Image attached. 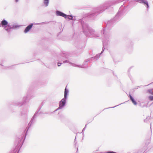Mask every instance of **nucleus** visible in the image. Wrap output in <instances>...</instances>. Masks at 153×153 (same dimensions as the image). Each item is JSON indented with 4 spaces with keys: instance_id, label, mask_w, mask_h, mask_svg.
<instances>
[{
    "instance_id": "1",
    "label": "nucleus",
    "mask_w": 153,
    "mask_h": 153,
    "mask_svg": "<svg viewBox=\"0 0 153 153\" xmlns=\"http://www.w3.org/2000/svg\"><path fill=\"white\" fill-rule=\"evenodd\" d=\"M128 0H112L105 2L98 6L93 8L92 12L88 14V16L94 19L99 14L104 12L105 10L110 6L115 5L123 1V4L120 7L115 16L110 20L105 22L102 29L101 30V35L104 42H108L110 39L111 34L110 30L114 25L120 20L124 16L127 9L126 7L129 5Z\"/></svg>"
},
{
    "instance_id": "2",
    "label": "nucleus",
    "mask_w": 153,
    "mask_h": 153,
    "mask_svg": "<svg viewBox=\"0 0 153 153\" xmlns=\"http://www.w3.org/2000/svg\"><path fill=\"white\" fill-rule=\"evenodd\" d=\"M41 109H37L33 116L32 117L29 123L25 130V132L16 139L17 144L15 148L11 151V153H19L20 150L22 146L27 135V132L29 128L33 126L36 121L37 114Z\"/></svg>"
},
{
    "instance_id": "3",
    "label": "nucleus",
    "mask_w": 153,
    "mask_h": 153,
    "mask_svg": "<svg viewBox=\"0 0 153 153\" xmlns=\"http://www.w3.org/2000/svg\"><path fill=\"white\" fill-rule=\"evenodd\" d=\"M79 20L81 24L83 32L86 36L91 38H97L99 36V34L95 30L89 27L88 25L85 22V18L80 19Z\"/></svg>"
},
{
    "instance_id": "4",
    "label": "nucleus",
    "mask_w": 153,
    "mask_h": 153,
    "mask_svg": "<svg viewBox=\"0 0 153 153\" xmlns=\"http://www.w3.org/2000/svg\"><path fill=\"white\" fill-rule=\"evenodd\" d=\"M33 97H34L33 96L32 93L28 91L26 95L23 97L22 101L23 105L26 104L27 102H29Z\"/></svg>"
},
{
    "instance_id": "5",
    "label": "nucleus",
    "mask_w": 153,
    "mask_h": 153,
    "mask_svg": "<svg viewBox=\"0 0 153 153\" xmlns=\"http://www.w3.org/2000/svg\"><path fill=\"white\" fill-rule=\"evenodd\" d=\"M49 23V22H45L41 23H30L29 25L25 28L24 30V33H26L28 32L32 28L33 25H43L46 24H48Z\"/></svg>"
},
{
    "instance_id": "6",
    "label": "nucleus",
    "mask_w": 153,
    "mask_h": 153,
    "mask_svg": "<svg viewBox=\"0 0 153 153\" xmlns=\"http://www.w3.org/2000/svg\"><path fill=\"white\" fill-rule=\"evenodd\" d=\"M20 26V25H18L16 23H14L12 25H10L8 22V24L7 25L6 27H5V30L7 31L8 33H9L11 29H17Z\"/></svg>"
},
{
    "instance_id": "7",
    "label": "nucleus",
    "mask_w": 153,
    "mask_h": 153,
    "mask_svg": "<svg viewBox=\"0 0 153 153\" xmlns=\"http://www.w3.org/2000/svg\"><path fill=\"white\" fill-rule=\"evenodd\" d=\"M108 42H104V40H103L102 41V44H103V47L102 48V51L100 53H98L94 57H92L90 58V59L91 60H92L93 59H95L96 60L98 59L100 56L101 55L103 52L105 48V46H107L108 45Z\"/></svg>"
},
{
    "instance_id": "8",
    "label": "nucleus",
    "mask_w": 153,
    "mask_h": 153,
    "mask_svg": "<svg viewBox=\"0 0 153 153\" xmlns=\"http://www.w3.org/2000/svg\"><path fill=\"white\" fill-rule=\"evenodd\" d=\"M67 99L63 98L59 102V107L53 112L63 109L65 106Z\"/></svg>"
},
{
    "instance_id": "9",
    "label": "nucleus",
    "mask_w": 153,
    "mask_h": 153,
    "mask_svg": "<svg viewBox=\"0 0 153 153\" xmlns=\"http://www.w3.org/2000/svg\"><path fill=\"white\" fill-rule=\"evenodd\" d=\"M136 1L145 5L146 7L147 8V10H148L149 5L148 1L146 0H137Z\"/></svg>"
},
{
    "instance_id": "10",
    "label": "nucleus",
    "mask_w": 153,
    "mask_h": 153,
    "mask_svg": "<svg viewBox=\"0 0 153 153\" xmlns=\"http://www.w3.org/2000/svg\"><path fill=\"white\" fill-rule=\"evenodd\" d=\"M133 42L130 41L127 44L126 48L128 51V52H131L133 49Z\"/></svg>"
},
{
    "instance_id": "11",
    "label": "nucleus",
    "mask_w": 153,
    "mask_h": 153,
    "mask_svg": "<svg viewBox=\"0 0 153 153\" xmlns=\"http://www.w3.org/2000/svg\"><path fill=\"white\" fill-rule=\"evenodd\" d=\"M56 14L57 16H60L64 17L65 18H67L68 15L63 13L60 11L57 10L56 11Z\"/></svg>"
},
{
    "instance_id": "12",
    "label": "nucleus",
    "mask_w": 153,
    "mask_h": 153,
    "mask_svg": "<svg viewBox=\"0 0 153 153\" xmlns=\"http://www.w3.org/2000/svg\"><path fill=\"white\" fill-rule=\"evenodd\" d=\"M12 105L16 106L21 107L23 105L22 102L19 100H15L12 103Z\"/></svg>"
},
{
    "instance_id": "13",
    "label": "nucleus",
    "mask_w": 153,
    "mask_h": 153,
    "mask_svg": "<svg viewBox=\"0 0 153 153\" xmlns=\"http://www.w3.org/2000/svg\"><path fill=\"white\" fill-rule=\"evenodd\" d=\"M7 24L8 22L4 19L1 22H0V27H4V29L5 30V27H6Z\"/></svg>"
},
{
    "instance_id": "14",
    "label": "nucleus",
    "mask_w": 153,
    "mask_h": 153,
    "mask_svg": "<svg viewBox=\"0 0 153 153\" xmlns=\"http://www.w3.org/2000/svg\"><path fill=\"white\" fill-rule=\"evenodd\" d=\"M90 60H91L90 58L86 60L83 63L82 65H80V68H87L88 67V63L87 62H90Z\"/></svg>"
},
{
    "instance_id": "15",
    "label": "nucleus",
    "mask_w": 153,
    "mask_h": 153,
    "mask_svg": "<svg viewBox=\"0 0 153 153\" xmlns=\"http://www.w3.org/2000/svg\"><path fill=\"white\" fill-rule=\"evenodd\" d=\"M63 63H69L70 64H72L73 65V66L76 67H80V65H78L74 63H73L72 62H71L70 61L69 59L67 57V59L66 60H64L63 61Z\"/></svg>"
},
{
    "instance_id": "16",
    "label": "nucleus",
    "mask_w": 153,
    "mask_h": 153,
    "mask_svg": "<svg viewBox=\"0 0 153 153\" xmlns=\"http://www.w3.org/2000/svg\"><path fill=\"white\" fill-rule=\"evenodd\" d=\"M147 92L150 94L153 95V92L152 91V89H148L147 91ZM148 98L150 101L153 100V96H149Z\"/></svg>"
},
{
    "instance_id": "17",
    "label": "nucleus",
    "mask_w": 153,
    "mask_h": 153,
    "mask_svg": "<svg viewBox=\"0 0 153 153\" xmlns=\"http://www.w3.org/2000/svg\"><path fill=\"white\" fill-rule=\"evenodd\" d=\"M27 110H23L21 112V116L23 118H25L27 116Z\"/></svg>"
},
{
    "instance_id": "18",
    "label": "nucleus",
    "mask_w": 153,
    "mask_h": 153,
    "mask_svg": "<svg viewBox=\"0 0 153 153\" xmlns=\"http://www.w3.org/2000/svg\"><path fill=\"white\" fill-rule=\"evenodd\" d=\"M128 97L129 98L130 100L132 102V103L135 105H136L137 104V102L134 100L133 97L130 94L128 95Z\"/></svg>"
},
{
    "instance_id": "19",
    "label": "nucleus",
    "mask_w": 153,
    "mask_h": 153,
    "mask_svg": "<svg viewBox=\"0 0 153 153\" xmlns=\"http://www.w3.org/2000/svg\"><path fill=\"white\" fill-rule=\"evenodd\" d=\"M69 90H68V89H67L66 86L65 89L64 97L63 98L67 100L68 96L69 95Z\"/></svg>"
},
{
    "instance_id": "20",
    "label": "nucleus",
    "mask_w": 153,
    "mask_h": 153,
    "mask_svg": "<svg viewBox=\"0 0 153 153\" xmlns=\"http://www.w3.org/2000/svg\"><path fill=\"white\" fill-rule=\"evenodd\" d=\"M62 59H63V62H58V63H57V65H58V66H60L61 65V64H62V63H63V61H64V60H67V56L65 55V54H63L62 56Z\"/></svg>"
},
{
    "instance_id": "21",
    "label": "nucleus",
    "mask_w": 153,
    "mask_h": 153,
    "mask_svg": "<svg viewBox=\"0 0 153 153\" xmlns=\"http://www.w3.org/2000/svg\"><path fill=\"white\" fill-rule=\"evenodd\" d=\"M132 68V67H130L129 69H128V76L129 78L130 79V80L132 81V80H133V78H132V76L130 74V70H131V69Z\"/></svg>"
},
{
    "instance_id": "22",
    "label": "nucleus",
    "mask_w": 153,
    "mask_h": 153,
    "mask_svg": "<svg viewBox=\"0 0 153 153\" xmlns=\"http://www.w3.org/2000/svg\"><path fill=\"white\" fill-rule=\"evenodd\" d=\"M50 0H43V3L44 6L45 7H47L48 6Z\"/></svg>"
},
{
    "instance_id": "23",
    "label": "nucleus",
    "mask_w": 153,
    "mask_h": 153,
    "mask_svg": "<svg viewBox=\"0 0 153 153\" xmlns=\"http://www.w3.org/2000/svg\"><path fill=\"white\" fill-rule=\"evenodd\" d=\"M74 16L72 15H68V16L67 18L69 19L70 20H72L73 19Z\"/></svg>"
},
{
    "instance_id": "24",
    "label": "nucleus",
    "mask_w": 153,
    "mask_h": 153,
    "mask_svg": "<svg viewBox=\"0 0 153 153\" xmlns=\"http://www.w3.org/2000/svg\"><path fill=\"white\" fill-rule=\"evenodd\" d=\"M0 65L1 66H3L2 68L3 69H7V68H9L10 67L7 66H3L1 64H0Z\"/></svg>"
},
{
    "instance_id": "25",
    "label": "nucleus",
    "mask_w": 153,
    "mask_h": 153,
    "mask_svg": "<svg viewBox=\"0 0 153 153\" xmlns=\"http://www.w3.org/2000/svg\"><path fill=\"white\" fill-rule=\"evenodd\" d=\"M125 103V102H124V103H120V104H119V105H116V106H114V107H109V108H104V110H105V109H107V108H115V107H117V106H118V105H121V104H123V103Z\"/></svg>"
},
{
    "instance_id": "26",
    "label": "nucleus",
    "mask_w": 153,
    "mask_h": 153,
    "mask_svg": "<svg viewBox=\"0 0 153 153\" xmlns=\"http://www.w3.org/2000/svg\"><path fill=\"white\" fill-rule=\"evenodd\" d=\"M142 86V85H140V86H136L134 88H133V89H137L138 88H140Z\"/></svg>"
},
{
    "instance_id": "27",
    "label": "nucleus",
    "mask_w": 153,
    "mask_h": 153,
    "mask_svg": "<svg viewBox=\"0 0 153 153\" xmlns=\"http://www.w3.org/2000/svg\"><path fill=\"white\" fill-rule=\"evenodd\" d=\"M149 119V117H148L146 119H144V122H147Z\"/></svg>"
},
{
    "instance_id": "28",
    "label": "nucleus",
    "mask_w": 153,
    "mask_h": 153,
    "mask_svg": "<svg viewBox=\"0 0 153 153\" xmlns=\"http://www.w3.org/2000/svg\"><path fill=\"white\" fill-rule=\"evenodd\" d=\"M87 125H88V124H86L85 125V127L82 130V132H83L85 130L86 127V126Z\"/></svg>"
},
{
    "instance_id": "29",
    "label": "nucleus",
    "mask_w": 153,
    "mask_h": 153,
    "mask_svg": "<svg viewBox=\"0 0 153 153\" xmlns=\"http://www.w3.org/2000/svg\"><path fill=\"white\" fill-rule=\"evenodd\" d=\"M62 117H64V116H61V117H60L59 118V119H60V120L62 121H63L64 120V119H62Z\"/></svg>"
},
{
    "instance_id": "30",
    "label": "nucleus",
    "mask_w": 153,
    "mask_h": 153,
    "mask_svg": "<svg viewBox=\"0 0 153 153\" xmlns=\"http://www.w3.org/2000/svg\"><path fill=\"white\" fill-rule=\"evenodd\" d=\"M73 20H78V19H76V17L75 16H74V17L73 18V19H72Z\"/></svg>"
},
{
    "instance_id": "31",
    "label": "nucleus",
    "mask_w": 153,
    "mask_h": 153,
    "mask_svg": "<svg viewBox=\"0 0 153 153\" xmlns=\"http://www.w3.org/2000/svg\"><path fill=\"white\" fill-rule=\"evenodd\" d=\"M76 153H78V147H77V151L76 152Z\"/></svg>"
},
{
    "instance_id": "32",
    "label": "nucleus",
    "mask_w": 153,
    "mask_h": 153,
    "mask_svg": "<svg viewBox=\"0 0 153 153\" xmlns=\"http://www.w3.org/2000/svg\"><path fill=\"white\" fill-rule=\"evenodd\" d=\"M76 139V137H75V141ZM76 143L75 142V141H74V145H75V146H76Z\"/></svg>"
},
{
    "instance_id": "33",
    "label": "nucleus",
    "mask_w": 153,
    "mask_h": 153,
    "mask_svg": "<svg viewBox=\"0 0 153 153\" xmlns=\"http://www.w3.org/2000/svg\"><path fill=\"white\" fill-rule=\"evenodd\" d=\"M152 83H153V82H152V83H150V84H149L148 85H147V86H148V85H151V84H152ZM145 86H146V85H145Z\"/></svg>"
},
{
    "instance_id": "34",
    "label": "nucleus",
    "mask_w": 153,
    "mask_h": 153,
    "mask_svg": "<svg viewBox=\"0 0 153 153\" xmlns=\"http://www.w3.org/2000/svg\"><path fill=\"white\" fill-rule=\"evenodd\" d=\"M18 1H19V0H15V1L16 3L18 2Z\"/></svg>"
},
{
    "instance_id": "35",
    "label": "nucleus",
    "mask_w": 153,
    "mask_h": 153,
    "mask_svg": "<svg viewBox=\"0 0 153 153\" xmlns=\"http://www.w3.org/2000/svg\"><path fill=\"white\" fill-rule=\"evenodd\" d=\"M14 112V111H12V110H11V113H13Z\"/></svg>"
},
{
    "instance_id": "36",
    "label": "nucleus",
    "mask_w": 153,
    "mask_h": 153,
    "mask_svg": "<svg viewBox=\"0 0 153 153\" xmlns=\"http://www.w3.org/2000/svg\"><path fill=\"white\" fill-rule=\"evenodd\" d=\"M152 89V91L153 92V88H152V89Z\"/></svg>"
},
{
    "instance_id": "37",
    "label": "nucleus",
    "mask_w": 153,
    "mask_h": 153,
    "mask_svg": "<svg viewBox=\"0 0 153 153\" xmlns=\"http://www.w3.org/2000/svg\"><path fill=\"white\" fill-rule=\"evenodd\" d=\"M45 114H48V113H45Z\"/></svg>"
},
{
    "instance_id": "38",
    "label": "nucleus",
    "mask_w": 153,
    "mask_h": 153,
    "mask_svg": "<svg viewBox=\"0 0 153 153\" xmlns=\"http://www.w3.org/2000/svg\"><path fill=\"white\" fill-rule=\"evenodd\" d=\"M90 122H88V123H89Z\"/></svg>"
}]
</instances>
